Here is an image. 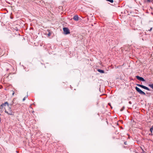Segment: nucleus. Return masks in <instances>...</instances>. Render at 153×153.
<instances>
[{
  "label": "nucleus",
  "instance_id": "1",
  "mask_svg": "<svg viewBox=\"0 0 153 153\" xmlns=\"http://www.w3.org/2000/svg\"><path fill=\"white\" fill-rule=\"evenodd\" d=\"M135 89L136 91L138 92L140 94H143L144 95H146L145 93L143 91H142L139 88L137 87H136L135 88Z\"/></svg>",
  "mask_w": 153,
  "mask_h": 153
},
{
  "label": "nucleus",
  "instance_id": "2",
  "mask_svg": "<svg viewBox=\"0 0 153 153\" xmlns=\"http://www.w3.org/2000/svg\"><path fill=\"white\" fill-rule=\"evenodd\" d=\"M63 30L65 34H68L70 33L69 29L67 27H64L63 28Z\"/></svg>",
  "mask_w": 153,
  "mask_h": 153
},
{
  "label": "nucleus",
  "instance_id": "3",
  "mask_svg": "<svg viewBox=\"0 0 153 153\" xmlns=\"http://www.w3.org/2000/svg\"><path fill=\"white\" fill-rule=\"evenodd\" d=\"M136 85L137 86L140 87H141V88H144L145 89L147 90L148 91L150 90L149 88H148L147 87H146L144 85H141L140 84H136Z\"/></svg>",
  "mask_w": 153,
  "mask_h": 153
},
{
  "label": "nucleus",
  "instance_id": "4",
  "mask_svg": "<svg viewBox=\"0 0 153 153\" xmlns=\"http://www.w3.org/2000/svg\"><path fill=\"white\" fill-rule=\"evenodd\" d=\"M136 78L138 80L140 81L144 82L145 81V79L142 77H140L139 76H136Z\"/></svg>",
  "mask_w": 153,
  "mask_h": 153
},
{
  "label": "nucleus",
  "instance_id": "5",
  "mask_svg": "<svg viewBox=\"0 0 153 153\" xmlns=\"http://www.w3.org/2000/svg\"><path fill=\"white\" fill-rule=\"evenodd\" d=\"M73 19L76 21H78L79 20V17L77 15L74 16Z\"/></svg>",
  "mask_w": 153,
  "mask_h": 153
},
{
  "label": "nucleus",
  "instance_id": "6",
  "mask_svg": "<svg viewBox=\"0 0 153 153\" xmlns=\"http://www.w3.org/2000/svg\"><path fill=\"white\" fill-rule=\"evenodd\" d=\"M5 113H6L10 115H11L12 114V112L11 110L9 111V112H8L6 110H5Z\"/></svg>",
  "mask_w": 153,
  "mask_h": 153
},
{
  "label": "nucleus",
  "instance_id": "7",
  "mask_svg": "<svg viewBox=\"0 0 153 153\" xmlns=\"http://www.w3.org/2000/svg\"><path fill=\"white\" fill-rule=\"evenodd\" d=\"M97 71L100 73H104V71L103 70H102L100 69H98L97 70Z\"/></svg>",
  "mask_w": 153,
  "mask_h": 153
},
{
  "label": "nucleus",
  "instance_id": "8",
  "mask_svg": "<svg viewBox=\"0 0 153 153\" xmlns=\"http://www.w3.org/2000/svg\"><path fill=\"white\" fill-rule=\"evenodd\" d=\"M148 85L153 89V84H149Z\"/></svg>",
  "mask_w": 153,
  "mask_h": 153
},
{
  "label": "nucleus",
  "instance_id": "9",
  "mask_svg": "<svg viewBox=\"0 0 153 153\" xmlns=\"http://www.w3.org/2000/svg\"><path fill=\"white\" fill-rule=\"evenodd\" d=\"M124 108H125V106H123L122 107V108L120 109V111H123L124 110Z\"/></svg>",
  "mask_w": 153,
  "mask_h": 153
},
{
  "label": "nucleus",
  "instance_id": "10",
  "mask_svg": "<svg viewBox=\"0 0 153 153\" xmlns=\"http://www.w3.org/2000/svg\"><path fill=\"white\" fill-rule=\"evenodd\" d=\"M106 1H109L111 3H113V0H106Z\"/></svg>",
  "mask_w": 153,
  "mask_h": 153
},
{
  "label": "nucleus",
  "instance_id": "11",
  "mask_svg": "<svg viewBox=\"0 0 153 153\" xmlns=\"http://www.w3.org/2000/svg\"><path fill=\"white\" fill-rule=\"evenodd\" d=\"M28 96L27 95L26 97H24V98L23 99V101H25V99H26V98H27V97H28Z\"/></svg>",
  "mask_w": 153,
  "mask_h": 153
},
{
  "label": "nucleus",
  "instance_id": "12",
  "mask_svg": "<svg viewBox=\"0 0 153 153\" xmlns=\"http://www.w3.org/2000/svg\"><path fill=\"white\" fill-rule=\"evenodd\" d=\"M6 105L5 104V103H2L1 105V107H3L4 106H5Z\"/></svg>",
  "mask_w": 153,
  "mask_h": 153
},
{
  "label": "nucleus",
  "instance_id": "13",
  "mask_svg": "<svg viewBox=\"0 0 153 153\" xmlns=\"http://www.w3.org/2000/svg\"><path fill=\"white\" fill-rule=\"evenodd\" d=\"M150 131L152 132V131H153V127H152L150 129Z\"/></svg>",
  "mask_w": 153,
  "mask_h": 153
},
{
  "label": "nucleus",
  "instance_id": "14",
  "mask_svg": "<svg viewBox=\"0 0 153 153\" xmlns=\"http://www.w3.org/2000/svg\"><path fill=\"white\" fill-rule=\"evenodd\" d=\"M5 103V104H7L8 106H9V104H8V102H6Z\"/></svg>",
  "mask_w": 153,
  "mask_h": 153
},
{
  "label": "nucleus",
  "instance_id": "15",
  "mask_svg": "<svg viewBox=\"0 0 153 153\" xmlns=\"http://www.w3.org/2000/svg\"><path fill=\"white\" fill-rule=\"evenodd\" d=\"M2 112V110L1 109V108H0V113L1 112Z\"/></svg>",
  "mask_w": 153,
  "mask_h": 153
},
{
  "label": "nucleus",
  "instance_id": "16",
  "mask_svg": "<svg viewBox=\"0 0 153 153\" xmlns=\"http://www.w3.org/2000/svg\"><path fill=\"white\" fill-rule=\"evenodd\" d=\"M48 36H50L51 35V33H48Z\"/></svg>",
  "mask_w": 153,
  "mask_h": 153
},
{
  "label": "nucleus",
  "instance_id": "17",
  "mask_svg": "<svg viewBox=\"0 0 153 153\" xmlns=\"http://www.w3.org/2000/svg\"><path fill=\"white\" fill-rule=\"evenodd\" d=\"M128 103L130 104H131L132 103L131 102V101H129Z\"/></svg>",
  "mask_w": 153,
  "mask_h": 153
},
{
  "label": "nucleus",
  "instance_id": "18",
  "mask_svg": "<svg viewBox=\"0 0 153 153\" xmlns=\"http://www.w3.org/2000/svg\"><path fill=\"white\" fill-rule=\"evenodd\" d=\"M147 1L148 2H150L151 1L150 0H147Z\"/></svg>",
  "mask_w": 153,
  "mask_h": 153
},
{
  "label": "nucleus",
  "instance_id": "19",
  "mask_svg": "<svg viewBox=\"0 0 153 153\" xmlns=\"http://www.w3.org/2000/svg\"><path fill=\"white\" fill-rule=\"evenodd\" d=\"M152 28L151 27L150 30H149L150 31H151L152 30Z\"/></svg>",
  "mask_w": 153,
  "mask_h": 153
},
{
  "label": "nucleus",
  "instance_id": "20",
  "mask_svg": "<svg viewBox=\"0 0 153 153\" xmlns=\"http://www.w3.org/2000/svg\"><path fill=\"white\" fill-rule=\"evenodd\" d=\"M3 107H1V106H0V108H1V109L2 110V108H3Z\"/></svg>",
  "mask_w": 153,
  "mask_h": 153
},
{
  "label": "nucleus",
  "instance_id": "21",
  "mask_svg": "<svg viewBox=\"0 0 153 153\" xmlns=\"http://www.w3.org/2000/svg\"><path fill=\"white\" fill-rule=\"evenodd\" d=\"M124 144H126V142H124Z\"/></svg>",
  "mask_w": 153,
  "mask_h": 153
},
{
  "label": "nucleus",
  "instance_id": "22",
  "mask_svg": "<svg viewBox=\"0 0 153 153\" xmlns=\"http://www.w3.org/2000/svg\"><path fill=\"white\" fill-rule=\"evenodd\" d=\"M14 94V93H13V95Z\"/></svg>",
  "mask_w": 153,
  "mask_h": 153
},
{
  "label": "nucleus",
  "instance_id": "23",
  "mask_svg": "<svg viewBox=\"0 0 153 153\" xmlns=\"http://www.w3.org/2000/svg\"><path fill=\"white\" fill-rule=\"evenodd\" d=\"M152 13V14H153V13Z\"/></svg>",
  "mask_w": 153,
  "mask_h": 153
}]
</instances>
